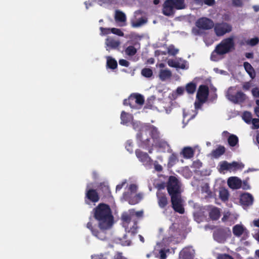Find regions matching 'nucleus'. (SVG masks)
Returning <instances> with one entry per match:
<instances>
[{
  "mask_svg": "<svg viewBox=\"0 0 259 259\" xmlns=\"http://www.w3.org/2000/svg\"><path fill=\"white\" fill-rule=\"evenodd\" d=\"M93 217L98 222V226L94 224L90 218V221L87 224L93 235L99 239H106L105 231L111 228L114 223V218L110 206L101 203L95 207L92 211Z\"/></svg>",
  "mask_w": 259,
  "mask_h": 259,
  "instance_id": "obj_1",
  "label": "nucleus"
},
{
  "mask_svg": "<svg viewBox=\"0 0 259 259\" xmlns=\"http://www.w3.org/2000/svg\"><path fill=\"white\" fill-rule=\"evenodd\" d=\"M159 135L157 128L154 125L150 123L142 125L137 135V138L140 142L139 146L151 153L154 147L153 141L157 139Z\"/></svg>",
  "mask_w": 259,
  "mask_h": 259,
  "instance_id": "obj_2",
  "label": "nucleus"
},
{
  "mask_svg": "<svg viewBox=\"0 0 259 259\" xmlns=\"http://www.w3.org/2000/svg\"><path fill=\"white\" fill-rule=\"evenodd\" d=\"M143 216L142 210L136 211L134 209H131L128 210V213H125L122 215V220L127 225L133 223L132 226H130L129 232L133 235L138 233V223L139 220Z\"/></svg>",
  "mask_w": 259,
  "mask_h": 259,
  "instance_id": "obj_3",
  "label": "nucleus"
},
{
  "mask_svg": "<svg viewBox=\"0 0 259 259\" xmlns=\"http://www.w3.org/2000/svg\"><path fill=\"white\" fill-rule=\"evenodd\" d=\"M235 43L234 38L230 37L223 39L218 44L211 54V59L215 61V55H223L230 52L234 49Z\"/></svg>",
  "mask_w": 259,
  "mask_h": 259,
  "instance_id": "obj_4",
  "label": "nucleus"
},
{
  "mask_svg": "<svg viewBox=\"0 0 259 259\" xmlns=\"http://www.w3.org/2000/svg\"><path fill=\"white\" fill-rule=\"evenodd\" d=\"M185 8V0H166L163 4L162 13L166 16H173L175 9L182 10Z\"/></svg>",
  "mask_w": 259,
  "mask_h": 259,
  "instance_id": "obj_5",
  "label": "nucleus"
},
{
  "mask_svg": "<svg viewBox=\"0 0 259 259\" xmlns=\"http://www.w3.org/2000/svg\"><path fill=\"white\" fill-rule=\"evenodd\" d=\"M144 103L143 96L138 93L132 94L127 99L123 100V105L132 108H137V105L142 106Z\"/></svg>",
  "mask_w": 259,
  "mask_h": 259,
  "instance_id": "obj_6",
  "label": "nucleus"
},
{
  "mask_svg": "<svg viewBox=\"0 0 259 259\" xmlns=\"http://www.w3.org/2000/svg\"><path fill=\"white\" fill-rule=\"evenodd\" d=\"M166 187L170 196L181 194L180 183L176 177L171 176L169 177Z\"/></svg>",
  "mask_w": 259,
  "mask_h": 259,
  "instance_id": "obj_7",
  "label": "nucleus"
},
{
  "mask_svg": "<svg viewBox=\"0 0 259 259\" xmlns=\"http://www.w3.org/2000/svg\"><path fill=\"white\" fill-rule=\"evenodd\" d=\"M170 201L171 207L175 212L180 214L184 213L185 208L181 194L170 196Z\"/></svg>",
  "mask_w": 259,
  "mask_h": 259,
  "instance_id": "obj_8",
  "label": "nucleus"
},
{
  "mask_svg": "<svg viewBox=\"0 0 259 259\" xmlns=\"http://www.w3.org/2000/svg\"><path fill=\"white\" fill-rule=\"evenodd\" d=\"M100 200V196L97 191L94 189L87 188L85 192L84 202L87 204H90L91 202L95 203Z\"/></svg>",
  "mask_w": 259,
  "mask_h": 259,
  "instance_id": "obj_9",
  "label": "nucleus"
},
{
  "mask_svg": "<svg viewBox=\"0 0 259 259\" xmlns=\"http://www.w3.org/2000/svg\"><path fill=\"white\" fill-rule=\"evenodd\" d=\"M135 154L139 160L145 166H151L153 160L149 155L140 149H136Z\"/></svg>",
  "mask_w": 259,
  "mask_h": 259,
  "instance_id": "obj_10",
  "label": "nucleus"
},
{
  "mask_svg": "<svg viewBox=\"0 0 259 259\" xmlns=\"http://www.w3.org/2000/svg\"><path fill=\"white\" fill-rule=\"evenodd\" d=\"M196 26L200 29L209 30L214 26L213 21L206 17H202L197 20Z\"/></svg>",
  "mask_w": 259,
  "mask_h": 259,
  "instance_id": "obj_11",
  "label": "nucleus"
},
{
  "mask_svg": "<svg viewBox=\"0 0 259 259\" xmlns=\"http://www.w3.org/2000/svg\"><path fill=\"white\" fill-rule=\"evenodd\" d=\"M214 30L217 36H222L231 31L232 26L227 23H219L214 26Z\"/></svg>",
  "mask_w": 259,
  "mask_h": 259,
  "instance_id": "obj_12",
  "label": "nucleus"
},
{
  "mask_svg": "<svg viewBox=\"0 0 259 259\" xmlns=\"http://www.w3.org/2000/svg\"><path fill=\"white\" fill-rule=\"evenodd\" d=\"M213 237L219 243H224L227 238V229L220 228L215 229L213 231Z\"/></svg>",
  "mask_w": 259,
  "mask_h": 259,
  "instance_id": "obj_13",
  "label": "nucleus"
},
{
  "mask_svg": "<svg viewBox=\"0 0 259 259\" xmlns=\"http://www.w3.org/2000/svg\"><path fill=\"white\" fill-rule=\"evenodd\" d=\"M209 95L208 87L204 84L200 85L197 91L196 99L201 101H206Z\"/></svg>",
  "mask_w": 259,
  "mask_h": 259,
  "instance_id": "obj_14",
  "label": "nucleus"
},
{
  "mask_svg": "<svg viewBox=\"0 0 259 259\" xmlns=\"http://www.w3.org/2000/svg\"><path fill=\"white\" fill-rule=\"evenodd\" d=\"M195 251L192 247H184L179 253V259H193Z\"/></svg>",
  "mask_w": 259,
  "mask_h": 259,
  "instance_id": "obj_15",
  "label": "nucleus"
},
{
  "mask_svg": "<svg viewBox=\"0 0 259 259\" xmlns=\"http://www.w3.org/2000/svg\"><path fill=\"white\" fill-rule=\"evenodd\" d=\"M228 99L234 103H243L246 99V95L241 91H238L235 95L229 94Z\"/></svg>",
  "mask_w": 259,
  "mask_h": 259,
  "instance_id": "obj_16",
  "label": "nucleus"
},
{
  "mask_svg": "<svg viewBox=\"0 0 259 259\" xmlns=\"http://www.w3.org/2000/svg\"><path fill=\"white\" fill-rule=\"evenodd\" d=\"M156 197L159 207L161 209H165L168 204V200L166 194L162 192H157Z\"/></svg>",
  "mask_w": 259,
  "mask_h": 259,
  "instance_id": "obj_17",
  "label": "nucleus"
},
{
  "mask_svg": "<svg viewBox=\"0 0 259 259\" xmlns=\"http://www.w3.org/2000/svg\"><path fill=\"white\" fill-rule=\"evenodd\" d=\"M240 202L242 205L249 206L252 204L253 197L248 193H244L240 195Z\"/></svg>",
  "mask_w": 259,
  "mask_h": 259,
  "instance_id": "obj_18",
  "label": "nucleus"
},
{
  "mask_svg": "<svg viewBox=\"0 0 259 259\" xmlns=\"http://www.w3.org/2000/svg\"><path fill=\"white\" fill-rule=\"evenodd\" d=\"M228 185L231 189H238L242 186V181L237 177H230L228 180Z\"/></svg>",
  "mask_w": 259,
  "mask_h": 259,
  "instance_id": "obj_19",
  "label": "nucleus"
},
{
  "mask_svg": "<svg viewBox=\"0 0 259 259\" xmlns=\"http://www.w3.org/2000/svg\"><path fill=\"white\" fill-rule=\"evenodd\" d=\"M223 135L224 136L226 135H229L227 141L230 147H235L236 146H239V139L238 137L234 134H230L229 132L227 131H224L223 132Z\"/></svg>",
  "mask_w": 259,
  "mask_h": 259,
  "instance_id": "obj_20",
  "label": "nucleus"
},
{
  "mask_svg": "<svg viewBox=\"0 0 259 259\" xmlns=\"http://www.w3.org/2000/svg\"><path fill=\"white\" fill-rule=\"evenodd\" d=\"M226 152V148L224 146L219 145L218 147L213 150L210 155L211 157L214 158H219L220 156L223 155Z\"/></svg>",
  "mask_w": 259,
  "mask_h": 259,
  "instance_id": "obj_21",
  "label": "nucleus"
},
{
  "mask_svg": "<svg viewBox=\"0 0 259 259\" xmlns=\"http://www.w3.org/2000/svg\"><path fill=\"white\" fill-rule=\"evenodd\" d=\"M126 196V194H123L124 197L131 205H135L138 203L142 199V195L140 193L135 195L134 197H130L128 198H127Z\"/></svg>",
  "mask_w": 259,
  "mask_h": 259,
  "instance_id": "obj_22",
  "label": "nucleus"
},
{
  "mask_svg": "<svg viewBox=\"0 0 259 259\" xmlns=\"http://www.w3.org/2000/svg\"><path fill=\"white\" fill-rule=\"evenodd\" d=\"M99 189L102 192L103 197H109L111 196V192L108 185L105 183H101L99 186Z\"/></svg>",
  "mask_w": 259,
  "mask_h": 259,
  "instance_id": "obj_23",
  "label": "nucleus"
},
{
  "mask_svg": "<svg viewBox=\"0 0 259 259\" xmlns=\"http://www.w3.org/2000/svg\"><path fill=\"white\" fill-rule=\"evenodd\" d=\"M221 215L220 209L217 207L211 208L209 212V218L213 221L218 220Z\"/></svg>",
  "mask_w": 259,
  "mask_h": 259,
  "instance_id": "obj_24",
  "label": "nucleus"
},
{
  "mask_svg": "<svg viewBox=\"0 0 259 259\" xmlns=\"http://www.w3.org/2000/svg\"><path fill=\"white\" fill-rule=\"evenodd\" d=\"M105 44L110 49H116L120 45V41L112 38L108 37L106 39Z\"/></svg>",
  "mask_w": 259,
  "mask_h": 259,
  "instance_id": "obj_25",
  "label": "nucleus"
},
{
  "mask_svg": "<svg viewBox=\"0 0 259 259\" xmlns=\"http://www.w3.org/2000/svg\"><path fill=\"white\" fill-rule=\"evenodd\" d=\"M181 154L183 155L184 158L190 159L194 156V150L192 148L190 147H184L181 152Z\"/></svg>",
  "mask_w": 259,
  "mask_h": 259,
  "instance_id": "obj_26",
  "label": "nucleus"
},
{
  "mask_svg": "<svg viewBox=\"0 0 259 259\" xmlns=\"http://www.w3.org/2000/svg\"><path fill=\"white\" fill-rule=\"evenodd\" d=\"M171 76V72L168 69H161L159 71V77L162 81L170 78Z\"/></svg>",
  "mask_w": 259,
  "mask_h": 259,
  "instance_id": "obj_27",
  "label": "nucleus"
},
{
  "mask_svg": "<svg viewBox=\"0 0 259 259\" xmlns=\"http://www.w3.org/2000/svg\"><path fill=\"white\" fill-rule=\"evenodd\" d=\"M154 146L160 148L165 149L168 147V144L166 141L161 139L160 137L157 139L153 141Z\"/></svg>",
  "mask_w": 259,
  "mask_h": 259,
  "instance_id": "obj_28",
  "label": "nucleus"
},
{
  "mask_svg": "<svg viewBox=\"0 0 259 259\" xmlns=\"http://www.w3.org/2000/svg\"><path fill=\"white\" fill-rule=\"evenodd\" d=\"M243 66L244 69H245L247 73L249 74L250 77L252 79H253L255 76V74L254 70L252 66L251 65V64L247 62H245L243 63Z\"/></svg>",
  "mask_w": 259,
  "mask_h": 259,
  "instance_id": "obj_29",
  "label": "nucleus"
},
{
  "mask_svg": "<svg viewBox=\"0 0 259 259\" xmlns=\"http://www.w3.org/2000/svg\"><path fill=\"white\" fill-rule=\"evenodd\" d=\"M106 59L107 67L113 70L116 69L117 67V62L115 59L112 58L110 56H107Z\"/></svg>",
  "mask_w": 259,
  "mask_h": 259,
  "instance_id": "obj_30",
  "label": "nucleus"
},
{
  "mask_svg": "<svg viewBox=\"0 0 259 259\" xmlns=\"http://www.w3.org/2000/svg\"><path fill=\"white\" fill-rule=\"evenodd\" d=\"M121 123L122 124H126L129 123L132 119V116L123 111L121 112Z\"/></svg>",
  "mask_w": 259,
  "mask_h": 259,
  "instance_id": "obj_31",
  "label": "nucleus"
},
{
  "mask_svg": "<svg viewBox=\"0 0 259 259\" xmlns=\"http://www.w3.org/2000/svg\"><path fill=\"white\" fill-rule=\"evenodd\" d=\"M196 89V84L193 82H190L187 83L185 87V90L189 94H193L195 93Z\"/></svg>",
  "mask_w": 259,
  "mask_h": 259,
  "instance_id": "obj_32",
  "label": "nucleus"
},
{
  "mask_svg": "<svg viewBox=\"0 0 259 259\" xmlns=\"http://www.w3.org/2000/svg\"><path fill=\"white\" fill-rule=\"evenodd\" d=\"M229 170L235 171L238 169H242L244 167V165L241 163H238L236 161H233L229 163Z\"/></svg>",
  "mask_w": 259,
  "mask_h": 259,
  "instance_id": "obj_33",
  "label": "nucleus"
},
{
  "mask_svg": "<svg viewBox=\"0 0 259 259\" xmlns=\"http://www.w3.org/2000/svg\"><path fill=\"white\" fill-rule=\"evenodd\" d=\"M244 232V228L242 226L236 225L233 228V233L234 235L239 237L242 235Z\"/></svg>",
  "mask_w": 259,
  "mask_h": 259,
  "instance_id": "obj_34",
  "label": "nucleus"
},
{
  "mask_svg": "<svg viewBox=\"0 0 259 259\" xmlns=\"http://www.w3.org/2000/svg\"><path fill=\"white\" fill-rule=\"evenodd\" d=\"M115 19L117 22H124L126 21V16L122 12L117 10L115 12Z\"/></svg>",
  "mask_w": 259,
  "mask_h": 259,
  "instance_id": "obj_35",
  "label": "nucleus"
},
{
  "mask_svg": "<svg viewBox=\"0 0 259 259\" xmlns=\"http://www.w3.org/2000/svg\"><path fill=\"white\" fill-rule=\"evenodd\" d=\"M229 194L227 190L222 189L220 191L219 196L222 201H225L228 200L229 199Z\"/></svg>",
  "mask_w": 259,
  "mask_h": 259,
  "instance_id": "obj_36",
  "label": "nucleus"
},
{
  "mask_svg": "<svg viewBox=\"0 0 259 259\" xmlns=\"http://www.w3.org/2000/svg\"><path fill=\"white\" fill-rule=\"evenodd\" d=\"M141 74L146 78H150L153 75L152 70L149 68H144L141 70Z\"/></svg>",
  "mask_w": 259,
  "mask_h": 259,
  "instance_id": "obj_37",
  "label": "nucleus"
},
{
  "mask_svg": "<svg viewBox=\"0 0 259 259\" xmlns=\"http://www.w3.org/2000/svg\"><path fill=\"white\" fill-rule=\"evenodd\" d=\"M126 54L130 56H134L137 53V49L133 46H130L125 50Z\"/></svg>",
  "mask_w": 259,
  "mask_h": 259,
  "instance_id": "obj_38",
  "label": "nucleus"
},
{
  "mask_svg": "<svg viewBox=\"0 0 259 259\" xmlns=\"http://www.w3.org/2000/svg\"><path fill=\"white\" fill-rule=\"evenodd\" d=\"M242 118L244 121L247 123H250L252 119L251 113L248 111L243 113Z\"/></svg>",
  "mask_w": 259,
  "mask_h": 259,
  "instance_id": "obj_39",
  "label": "nucleus"
},
{
  "mask_svg": "<svg viewBox=\"0 0 259 259\" xmlns=\"http://www.w3.org/2000/svg\"><path fill=\"white\" fill-rule=\"evenodd\" d=\"M220 170L222 171L229 170V163L227 161H223L220 163Z\"/></svg>",
  "mask_w": 259,
  "mask_h": 259,
  "instance_id": "obj_40",
  "label": "nucleus"
},
{
  "mask_svg": "<svg viewBox=\"0 0 259 259\" xmlns=\"http://www.w3.org/2000/svg\"><path fill=\"white\" fill-rule=\"evenodd\" d=\"M179 50L176 49L174 45H170L167 48V52L169 55L175 56L178 54Z\"/></svg>",
  "mask_w": 259,
  "mask_h": 259,
  "instance_id": "obj_41",
  "label": "nucleus"
},
{
  "mask_svg": "<svg viewBox=\"0 0 259 259\" xmlns=\"http://www.w3.org/2000/svg\"><path fill=\"white\" fill-rule=\"evenodd\" d=\"M146 22V20H144L143 18H140L139 20L133 22L132 23V26L133 27H139L145 23Z\"/></svg>",
  "mask_w": 259,
  "mask_h": 259,
  "instance_id": "obj_42",
  "label": "nucleus"
},
{
  "mask_svg": "<svg viewBox=\"0 0 259 259\" xmlns=\"http://www.w3.org/2000/svg\"><path fill=\"white\" fill-rule=\"evenodd\" d=\"M134 144L133 142L128 140L126 142L125 148L130 153L133 152Z\"/></svg>",
  "mask_w": 259,
  "mask_h": 259,
  "instance_id": "obj_43",
  "label": "nucleus"
},
{
  "mask_svg": "<svg viewBox=\"0 0 259 259\" xmlns=\"http://www.w3.org/2000/svg\"><path fill=\"white\" fill-rule=\"evenodd\" d=\"M111 33L116 34L120 36H123L124 35L123 32L118 28H111Z\"/></svg>",
  "mask_w": 259,
  "mask_h": 259,
  "instance_id": "obj_44",
  "label": "nucleus"
},
{
  "mask_svg": "<svg viewBox=\"0 0 259 259\" xmlns=\"http://www.w3.org/2000/svg\"><path fill=\"white\" fill-rule=\"evenodd\" d=\"M169 251V249L165 250V249H161L159 251L160 259H166L167 255L166 252Z\"/></svg>",
  "mask_w": 259,
  "mask_h": 259,
  "instance_id": "obj_45",
  "label": "nucleus"
},
{
  "mask_svg": "<svg viewBox=\"0 0 259 259\" xmlns=\"http://www.w3.org/2000/svg\"><path fill=\"white\" fill-rule=\"evenodd\" d=\"M155 100V97L154 96H152L148 98L147 100L146 105L148 107H152Z\"/></svg>",
  "mask_w": 259,
  "mask_h": 259,
  "instance_id": "obj_46",
  "label": "nucleus"
},
{
  "mask_svg": "<svg viewBox=\"0 0 259 259\" xmlns=\"http://www.w3.org/2000/svg\"><path fill=\"white\" fill-rule=\"evenodd\" d=\"M100 30L101 31V35H107L111 33V28H104L101 27L100 28Z\"/></svg>",
  "mask_w": 259,
  "mask_h": 259,
  "instance_id": "obj_47",
  "label": "nucleus"
},
{
  "mask_svg": "<svg viewBox=\"0 0 259 259\" xmlns=\"http://www.w3.org/2000/svg\"><path fill=\"white\" fill-rule=\"evenodd\" d=\"M217 259H234L232 256L228 254H219Z\"/></svg>",
  "mask_w": 259,
  "mask_h": 259,
  "instance_id": "obj_48",
  "label": "nucleus"
},
{
  "mask_svg": "<svg viewBox=\"0 0 259 259\" xmlns=\"http://www.w3.org/2000/svg\"><path fill=\"white\" fill-rule=\"evenodd\" d=\"M259 42V38L257 37L251 38L248 44L251 46H254L256 45Z\"/></svg>",
  "mask_w": 259,
  "mask_h": 259,
  "instance_id": "obj_49",
  "label": "nucleus"
},
{
  "mask_svg": "<svg viewBox=\"0 0 259 259\" xmlns=\"http://www.w3.org/2000/svg\"><path fill=\"white\" fill-rule=\"evenodd\" d=\"M232 5L236 7H241L243 2L242 0H232Z\"/></svg>",
  "mask_w": 259,
  "mask_h": 259,
  "instance_id": "obj_50",
  "label": "nucleus"
},
{
  "mask_svg": "<svg viewBox=\"0 0 259 259\" xmlns=\"http://www.w3.org/2000/svg\"><path fill=\"white\" fill-rule=\"evenodd\" d=\"M154 168L156 171H157L158 172H161L162 170V169H163L162 166L160 164H158V163L157 161H155L154 162Z\"/></svg>",
  "mask_w": 259,
  "mask_h": 259,
  "instance_id": "obj_51",
  "label": "nucleus"
},
{
  "mask_svg": "<svg viewBox=\"0 0 259 259\" xmlns=\"http://www.w3.org/2000/svg\"><path fill=\"white\" fill-rule=\"evenodd\" d=\"M168 64L169 66L178 68L180 67V63L177 61H168Z\"/></svg>",
  "mask_w": 259,
  "mask_h": 259,
  "instance_id": "obj_52",
  "label": "nucleus"
},
{
  "mask_svg": "<svg viewBox=\"0 0 259 259\" xmlns=\"http://www.w3.org/2000/svg\"><path fill=\"white\" fill-rule=\"evenodd\" d=\"M119 64L120 65L124 67H128L130 65V62L123 59L119 60Z\"/></svg>",
  "mask_w": 259,
  "mask_h": 259,
  "instance_id": "obj_53",
  "label": "nucleus"
},
{
  "mask_svg": "<svg viewBox=\"0 0 259 259\" xmlns=\"http://www.w3.org/2000/svg\"><path fill=\"white\" fill-rule=\"evenodd\" d=\"M253 126L254 128H259V119L258 118H253L252 119L251 121Z\"/></svg>",
  "mask_w": 259,
  "mask_h": 259,
  "instance_id": "obj_54",
  "label": "nucleus"
},
{
  "mask_svg": "<svg viewBox=\"0 0 259 259\" xmlns=\"http://www.w3.org/2000/svg\"><path fill=\"white\" fill-rule=\"evenodd\" d=\"M128 189L131 191V192L135 193L137 190V186L136 185L134 184H131L130 185Z\"/></svg>",
  "mask_w": 259,
  "mask_h": 259,
  "instance_id": "obj_55",
  "label": "nucleus"
},
{
  "mask_svg": "<svg viewBox=\"0 0 259 259\" xmlns=\"http://www.w3.org/2000/svg\"><path fill=\"white\" fill-rule=\"evenodd\" d=\"M255 103L257 106L254 108V113L259 117V100H256Z\"/></svg>",
  "mask_w": 259,
  "mask_h": 259,
  "instance_id": "obj_56",
  "label": "nucleus"
},
{
  "mask_svg": "<svg viewBox=\"0 0 259 259\" xmlns=\"http://www.w3.org/2000/svg\"><path fill=\"white\" fill-rule=\"evenodd\" d=\"M206 101H201L200 100H197L195 102V107L196 109L200 108L202 105Z\"/></svg>",
  "mask_w": 259,
  "mask_h": 259,
  "instance_id": "obj_57",
  "label": "nucleus"
},
{
  "mask_svg": "<svg viewBox=\"0 0 259 259\" xmlns=\"http://www.w3.org/2000/svg\"><path fill=\"white\" fill-rule=\"evenodd\" d=\"M185 89L183 87H179L177 88L176 92L179 95H182L184 94Z\"/></svg>",
  "mask_w": 259,
  "mask_h": 259,
  "instance_id": "obj_58",
  "label": "nucleus"
},
{
  "mask_svg": "<svg viewBox=\"0 0 259 259\" xmlns=\"http://www.w3.org/2000/svg\"><path fill=\"white\" fill-rule=\"evenodd\" d=\"M252 94L255 97L259 98V89L254 88L252 90Z\"/></svg>",
  "mask_w": 259,
  "mask_h": 259,
  "instance_id": "obj_59",
  "label": "nucleus"
},
{
  "mask_svg": "<svg viewBox=\"0 0 259 259\" xmlns=\"http://www.w3.org/2000/svg\"><path fill=\"white\" fill-rule=\"evenodd\" d=\"M114 259H126L122 255V253L117 252L114 256Z\"/></svg>",
  "mask_w": 259,
  "mask_h": 259,
  "instance_id": "obj_60",
  "label": "nucleus"
},
{
  "mask_svg": "<svg viewBox=\"0 0 259 259\" xmlns=\"http://www.w3.org/2000/svg\"><path fill=\"white\" fill-rule=\"evenodd\" d=\"M204 3L205 4L208 6H212L214 3V0H204Z\"/></svg>",
  "mask_w": 259,
  "mask_h": 259,
  "instance_id": "obj_61",
  "label": "nucleus"
},
{
  "mask_svg": "<svg viewBox=\"0 0 259 259\" xmlns=\"http://www.w3.org/2000/svg\"><path fill=\"white\" fill-rule=\"evenodd\" d=\"M131 241L130 240H127L125 241L122 240L121 244L123 246H129L131 244Z\"/></svg>",
  "mask_w": 259,
  "mask_h": 259,
  "instance_id": "obj_62",
  "label": "nucleus"
},
{
  "mask_svg": "<svg viewBox=\"0 0 259 259\" xmlns=\"http://www.w3.org/2000/svg\"><path fill=\"white\" fill-rule=\"evenodd\" d=\"M250 88V85L248 82L245 83L243 85V89L245 90H248Z\"/></svg>",
  "mask_w": 259,
  "mask_h": 259,
  "instance_id": "obj_63",
  "label": "nucleus"
},
{
  "mask_svg": "<svg viewBox=\"0 0 259 259\" xmlns=\"http://www.w3.org/2000/svg\"><path fill=\"white\" fill-rule=\"evenodd\" d=\"M245 57L247 58H248V59L253 58V54L252 53H245Z\"/></svg>",
  "mask_w": 259,
  "mask_h": 259,
  "instance_id": "obj_64",
  "label": "nucleus"
}]
</instances>
